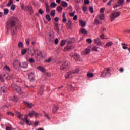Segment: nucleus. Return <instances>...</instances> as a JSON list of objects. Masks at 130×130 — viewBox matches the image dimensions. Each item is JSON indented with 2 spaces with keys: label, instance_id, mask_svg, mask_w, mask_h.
<instances>
[{
  "label": "nucleus",
  "instance_id": "nucleus-48",
  "mask_svg": "<svg viewBox=\"0 0 130 130\" xmlns=\"http://www.w3.org/2000/svg\"><path fill=\"white\" fill-rule=\"evenodd\" d=\"M89 9L90 13H91V14H93V13H94V8H93L92 7H90Z\"/></svg>",
  "mask_w": 130,
  "mask_h": 130
},
{
  "label": "nucleus",
  "instance_id": "nucleus-8",
  "mask_svg": "<svg viewBox=\"0 0 130 130\" xmlns=\"http://www.w3.org/2000/svg\"><path fill=\"white\" fill-rule=\"evenodd\" d=\"M29 67V64L26 61L20 62V67L21 69H27Z\"/></svg>",
  "mask_w": 130,
  "mask_h": 130
},
{
  "label": "nucleus",
  "instance_id": "nucleus-38",
  "mask_svg": "<svg viewBox=\"0 0 130 130\" xmlns=\"http://www.w3.org/2000/svg\"><path fill=\"white\" fill-rule=\"evenodd\" d=\"M87 76L88 78H93V77H94V74L92 73H87Z\"/></svg>",
  "mask_w": 130,
  "mask_h": 130
},
{
  "label": "nucleus",
  "instance_id": "nucleus-40",
  "mask_svg": "<svg viewBox=\"0 0 130 130\" xmlns=\"http://www.w3.org/2000/svg\"><path fill=\"white\" fill-rule=\"evenodd\" d=\"M25 42L26 43V45H29L30 44V38L26 39Z\"/></svg>",
  "mask_w": 130,
  "mask_h": 130
},
{
  "label": "nucleus",
  "instance_id": "nucleus-10",
  "mask_svg": "<svg viewBox=\"0 0 130 130\" xmlns=\"http://www.w3.org/2000/svg\"><path fill=\"white\" fill-rule=\"evenodd\" d=\"M28 79L30 80V81H34V80H35L34 72H31L28 74Z\"/></svg>",
  "mask_w": 130,
  "mask_h": 130
},
{
  "label": "nucleus",
  "instance_id": "nucleus-58",
  "mask_svg": "<svg viewBox=\"0 0 130 130\" xmlns=\"http://www.w3.org/2000/svg\"><path fill=\"white\" fill-rule=\"evenodd\" d=\"M69 16L70 17H74L75 16V12L69 13Z\"/></svg>",
  "mask_w": 130,
  "mask_h": 130
},
{
  "label": "nucleus",
  "instance_id": "nucleus-53",
  "mask_svg": "<svg viewBox=\"0 0 130 130\" xmlns=\"http://www.w3.org/2000/svg\"><path fill=\"white\" fill-rule=\"evenodd\" d=\"M13 4V1H9V2L8 4H7V7H11V5Z\"/></svg>",
  "mask_w": 130,
  "mask_h": 130
},
{
  "label": "nucleus",
  "instance_id": "nucleus-1",
  "mask_svg": "<svg viewBox=\"0 0 130 130\" xmlns=\"http://www.w3.org/2000/svg\"><path fill=\"white\" fill-rule=\"evenodd\" d=\"M18 21H19V20L17 17H12L10 18V19L6 23V29L7 30H10L11 28H14V27L16 26V24H17Z\"/></svg>",
  "mask_w": 130,
  "mask_h": 130
},
{
  "label": "nucleus",
  "instance_id": "nucleus-20",
  "mask_svg": "<svg viewBox=\"0 0 130 130\" xmlns=\"http://www.w3.org/2000/svg\"><path fill=\"white\" fill-rule=\"evenodd\" d=\"M113 45V42L110 41L106 43L105 47H110V46H112Z\"/></svg>",
  "mask_w": 130,
  "mask_h": 130
},
{
  "label": "nucleus",
  "instance_id": "nucleus-36",
  "mask_svg": "<svg viewBox=\"0 0 130 130\" xmlns=\"http://www.w3.org/2000/svg\"><path fill=\"white\" fill-rule=\"evenodd\" d=\"M94 25H99V24H101V22L98 19H95L94 21Z\"/></svg>",
  "mask_w": 130,
  "mask_h": 130
},
{
  "label": "nucleus",
  "instance_id": "nucleus-13",
  "mask_svg": "<svg viewBox=\"0 0 130 130\" xmlns=\"http://www.w3.org/2000/svg\"><path fill=\"white\" fill-rule=\"evenodd\" d=\"M43 92H44V86H42L38 89V94L39 95H42L43 94Z\"/></svg>",
  "mask_w": 130,
  "mask_h": 130
},
{
  "label": "nucleus",
  "instance_id": "nucleus-39",
  "mask_svg": "<svg viewBox=\"0 0 130 130\" xmlns=\"http://www.w3.org/2000/svg\"><path fill=\"white\" fill-rule=\"evenodd\" d=\"M57 11L58 12H61L62 11V7L61 6H58L57 7Z\"/></svg>",
  "mask_w": 130,
  "mask_h": 130
},
{
  "label": "nucleus",
  "instance_id": "nucleus-9",
  "mask_svg": "<svg viewBox=\"0 0 130 130\" xmlns=\"http://www.w3.org/2000/svg\"><path fill=\"white\" fill-rule=\"evenodd\" d=\"M93 42L95 44H96L98 46H100L101 45H102V42L100 41V39H99V38L94 39Z\"/></svg>",
  "mask_w": 130,
  "mask_h": 130
},
{
  "label": "nucleus",
  "instance_id": "nucleus-22",
  "mask_svg": "<svg viewBox=\"0 0 130 130\" xmlns=\"http://www.w3.org/2000/svg\"><path fill=\"white\" fill-rule=\"evenodd\" d=\"M90 53V49H86V50L82 52V54H89Z\"/></svg>",
  "mask_w": 130,
  "mask_h": 130
},
{
  "label": "nucleus",
  "instance_id": "nucleus-34",
  "mask_svg": "<svg viewBox=\"0 0 130 130\" xmlns=\"http://www.w3.org/2000/svg\"><path fill=\"white\" fill-rule=\"evenodd\" d=\"M107 74L106 73V72H105V70H104V71H103L102 72V74L101 75V77L102 78H104L105 77H106V75Z\"/></svg>",
  "mask_w": 130,
  "mask_h": 130
},
{
  "label": "nucleus",
  "instance_id": "nucleus-4",
  "mask_svg": "<svg viewBox=\"0 0 130 130\" xmlns=\"http://www.w3.org/2000/svg\"><path fill=\"white\" fill-rule=\"evenodd\" d=\"M67 45L65 47L64 51H70L72 50V49H74V47H73V43L72 41H68Z\"/></svg>",
  "mask_w": 130,
  "mask_h": 130
},
{
  "label": "nucleus",
  "instance_id": "nucleus-55",
  "mask_svg": "<svg viewBox=\"0 0 130 130\" xmlns=\"http://www.w3.org/2000/svg\"><path fill=\"white\" fill-rule=\"evenodd\" d=\"M86 41L89 43V44H91V43H92V39H86Z\"/></svg>",
  "mask_w": 130,
  "mask_h": 130
},
{
  "label": "nucleus",
  "instance_id": "nucleus-51",
  "mask_svg": "<svg viewBox=\"0 0 130 130\" xmlns=\"http://www.w3.org/2000/svg\"><path fill=\"white\" fill-rule=\"evenodd\" d=\"M29 62L30 63H34V62H35V60L33 58H30L29 59Z\"/></svg>",
  "mask_w": 130,
  "mask_h": 130
},
{
  "label": "nucleus",
  "instance_id": "nucleus-44",
  "mask_svg": "<svg viewBox=\"0 0 130 130\" xmlns=\"http://www.w3.org/2000/svg\"><path fill=\"white\" fill-rule=\"evenodd\" d=\"M22 55H24L26 52H27V49H23L21 51Z\"/></svg>",
  "mask_w": 130,
  "mask_h": 130
},
{
  "label": "nucleus",
  "instance_id": "nucleus-17",
  "mask_svg": "<svg viewBox=\"0 0 130 130\" xmlns=\"http://www.w3.org/2000/svg\"><path fill=\"white\" fill-rule=\"evenodd\" d=\"M67 25L68 28L69 29H72V27H73V24H72V21L71 20H68L67 23Z\"/></svg>",
  "mask_w": 130,
  "mask_h": 130
},
{
  "label": "nucleus",
  "instance_id": "nucleus-26",
  "mask_svg": "<svg viewBox=\"0 0 130 130\" xmlns=\"http://www.w3.org/2000/svg\"><path fill=\"white\" fill-rule=\"evenodd\" d=\"M66 88H67V89H70L71 91H74V90L75 89V88L73 87V86L72 85H69L68 84L67 86H66Z\"/></svg>",
  "mask_w": 130,
  "mask_h": 130
},
{
  "label": "nucleus",
  "instance_id": "nucleus-19",
  "mask_svg": "<svg viewBox=\"0 0 130 130\" xmlns=\"http://www.w3.org/2000/svg\"><path fill=\"white\" fill-rule=\"evenodd\" d=\"M1 91H2L3 93H7V92L9 91V88H8L6 86H3L2 87H1Z\"/></svg>",
  "mask_w": 130,
  "mask_h": 130
},
{
  "label": "nucleus",
  "instance_id": "nucleus-21",
  "mask_svg": "<svg viewBox=\"0 0 130 130\" xmlns=\"http://www.w3.org/2000/svg\"><path fill=\"white\" fill-rule=\"evenodd\" d=\"M79 24H80L81 27L83 28L84 27H86V22L83 20L79 21Z\"/></svg>",
  "mask_w": 130,
  "mask_h": 130
},
{
  "label": "nucleus",
  "instance_id": "nucleus-24",
  "mask_svg": "<svg viewBox=\"0 0 130 130\" xmlns=\"http://www.w3.org/2000/svg\"><path fill=\"white\" fill-rule=\"evenodd\" d=\"M37 70H39V71H41L42 73H44L45 72V69L42 67H38L37 68Z\"/></svg>",
  "mask_w": 130,
  "mask_h": 130
},
{
  "label": "nucleus",
  "instance_id": "nucleus-23",
  "mask_svg": "<svg viewBox=\"0 0 130 130\" xmlns=\"http://www.w3.org/2000/svg\"><path fill=\"white\" fill-rule=\"evenodd\" d=\"M57 6V4L55 3V2H52L50 5V7L52 9H53Z\"/></svg>",
  "mask_w": 130,
  "mask_h": 130
},
{
  "label": "nucleus",
  "instance_id": "nucleus-62",
  "mask_svg": "<svg viewBox=\"0 0 130 130\" xmlns=\"http://www.w3.org/2000/svg\"><path fill=\"white\" fill-rule=\"evenodd\" d=\"M39 14H41V15H43V11L42 9L39 10Z\"/></svg>",
  "mask_w": 130,
  "mask_h": 130
},
{
  "label": "nucleus",
  "instance_id": "nucleus-41",
  "mask_svg": "<svg viewBox=\"0 0 130 130\" xmlns=\"http://www.w3.org/2000/svg\"><path fill=\"white\" fill-rule=\"evenodd\" d=\"M99 18L101 21H102V20H104V14L100 15Z\"/></svg>",
  "mask_w": 130,
  "mask_h": 130
},
{
  "label": "nucleus",
  "instance_id": "nucleus-31",
  "mask_svg": "<svg viewBox=\"0 0 130 130\" xmlns=\"http://www.w3.org/2000/svg\"><path fill=\"white\" fill-rule=\"evenodd\" d=\"M55 14H56L55 10H52L50 12V16H51V17H54V16H55Z\"/></svg>",
  "mask_w": 130,
  "mask_h": 130
},
{
  "label": "nucleus",
  "instance_id": "nucleus-43",
  "mask_svg": "<svg viewBox=\"0 0 130 130\" xmlns=\"http://www.w3.org/2000/svg\"><path fill=\"white\" fill-rule=\"evenodd\" d=\"M15 9H16V5H15V4H13L11 6V10H12V11H15Z\"/></svg>",
  "mask_w": 130,
  "mask_h": 130
},
{
  "label": "nucleus",
  "instance_id": "nucleus-61",
  "mask_svg": "<svg viewBox=\"0 0 130 130\" xmlns=\"http://www.w3.org/2000/svg\"><path fill=\"white\" fill-rule=\"evenodd\" d=\"M113 2V0H110L108 3H107V6H110L111 5V3Z\"/></svg>",
  "mask_w": 130,
  "mask_h": 130
},
{
  "label": "nucleus",
  "instance_id": "nucleus-57",
  "mask_svg": "<svg viewBox=\"0 0 130 130\" xmlns=\"http://www.w3.org/2000/svg\"><path fill=\"white\" fill-rule=\"evenodd\" d=\"M92 50L93 51H98V47H97L96 46H94L93 48H92Z\"/></svg>",
  "mask_w": 130,
  "mask_h": 130
},
{
  "label": "nucleus",
  "instance_id": "nucleus-2",
  "mask_svg": "<svg viewBox=\"0 0 130 130\" xmlns=\"http://www.w3.org/2000/svg\"><path fill=\"white\" fill-rule=\"evenodd\" d=\"M16 116L19 119H22V120H23V121H25L26 124H28V125H32V122L29 121L28 119H27V118H23V116H24V115L22 114H20V112H16Z\"/></svg>",
  "mask_w": 130,
  "mask_h": 130
},
{
  "label": "nucleus",
  "instance_id": "nucleus-25",
  "mask_svg": "<svg viewBox=\"0 0 130 130\" xmlns=\"http://www.w3.org/2000/svg\"><path fill=\"white\" fill-rule=\"evenodd\" d=\"M121 45H122V47L123 49L126 50L128 48V47H127V46H128V45H127L126 44L122 43Z\"/></svg>",
  "mask_w": 130,
  "mask_h": 130
},
{
  "label": "nucleus",
  "instance_id": "nucleus-56",
  "mask_svg": "<svg viewBox=\"0 0 130 130\" xmlns=\"http://www.w3.org/2000/svg\"><path fill=\"white\" fill-rule=\"evenodd\" d=\"M4 69H5L6 71H8L9 72H10V67H9V66H4Z\"/></svg>",
  "mask_w": 130,
  "mask_h": 130
},
{
  "label": "nucleus",
  "instance_id": "nucleus-28",
  "mask_svg": "<svg viewBox=\"0 0 130 130\" xmlns=\"http://www.w3.org/2000/svg\"><path fill=\"white\" fill-rule=\"evenodd\" d=\"M58 109H59V108L58 107H54L52 110L53 113H56Z\"/></svg>",
  "mask_w": 130,
  "mask_h": 130
},
{
  "label": "nucleus",
  "instance_id": "nucleus-60",
  "mask_svg": "<svg viewBox=\"0 0 130 130\" xmlns=\"http://www.w3.org/2000/svg\"><path fill=\"white\" fill-rule=\"evenodd\" d=\"M104 11H105V8H102L100 10V12L101 13H104Z\"/></svg>",
  "mask_w": 130,
  "mask_h": 130
},
{
  "label": "nucleus",
  "instance_id": "nucleus-50",
  "mask_svg": "<svg viewBox=\"0 0 130 130\" xmlns=\"http://www.w3.org/2000/svg\"><path fill=\"white\" fill-rule=\"evenodd\" d=\"M12 100L13 101H15L16 102L18 100V98L16 96H14L12 98Z\"/></svg>",
  "mask_w": 130,
  "mask_h": 130
},
{
  "label": "nucleus",
  "instance_id": "nucleus-49",
  "mask_svg": "<svg viewBox=\"0 0 130 130\" xmlns=\"http://www.w3.org/2000/svg\"><path fill=\"white\" fill-rule=\"evenodd\" d=\"M44 113L45 114V117L48 119H50V117H49V115L46 113H45V112H44Z\"/></svg>",
  "mask_w": 130,
  "mask_h": 130
},
{
  "label": "nucleus",
  "instance_id": "nucleus-33",
  "mask_svg": "<svg viewBox=\"0 0 130 130\" xmlns=\"http://www.w3.org/2000/svg\"><path fill=\"white\" fill-rule=\"evenodd\" d=\"M18 46L19 48H23V47H24V44L22 42H19Z\"/></svg>",
  "mask_w": 130,
  "mask_h": 130
},
{
  "label": "nucleus",
  "instance_id": "nucleus-54",
  "mask_svg": "<svg viewBox=\"0 0 130 130\" xmlns=\"http://www.w3.org/2000/svg\"><path fill=\"white\" fill-rule=\"evenodd\" d=\"M7 114L8 115H12V116H14L15 114L13 113L12 112H9L7 113Z\"/></svg>",
  "mask_w": 130,
  "mask_h": 130
},
{
  "label": "nucleus",
  "instance_id": "nucleus-5",
  "mask_svg": "<svg viewBox=\"0 0 130 130\" xmlns=\"http://www.w3.org/2000/svg\"><path fill=\"white\" fill-rule=\"evenodd\" d=\"M13 91L14 92H16V93H18V94H23V91H22V89H21V87L15 85L14 87H13Z\"/></svg>",
  "mask_w": 130,
  "mask_h": 130
},
{
  "label": "nucleus",
  "instance_id": "nucleus-63",
  "mask_svg": "<svg viewBox=\"0 0 130 130\" xmlns=\"http://www.w3.org/2000/svg\"><path fill=\"white\" fill-rule=\"evenodd\" d=\"M58 42H59V40H58V38H56L55 40V44H58Z\"/></svg>",
  "mask_w": 130,
  "mask_h": 130
},
{
  "label": "nucleus",
  "instance_id": "nucleus-35",
  "mask_svg": "<svg viewBox=\"0 0 130 130\" xmlns=\"http://www.w3.org/2000/svg\"><path fill=\"white\" fill-rule=\"evenodd\" d=\"M37 55L39 56L41 58H43V55L42 54V51H40L38 53H37Z\"/></svg>",
  "mask_w": 130,
  "mask_h": 130
},
{
  "label": "nucleus",
  "instance_id": "nucleus-42",
  "mask_svg": "<svg viewBox=\"0 0 130 130\" xmlns=\"http://www.w3.org/2000/svg\"><path fill=\"white\" fill-rule=\"evenodd\" d=\"M12 79V75H8V76L6 77V80L7 81H10Z\"/></svg>",
  "mask_w": 130,
  "mask_h": 130
},
{
  "label": "nucleus",
  "instance_id": "nucleus-6",
  "mask_svg": "<svg viewBox=\"0 0 130 130\" xmlns=\"http://www.w3.org/2000/svg\"><path fill=\"white\" fill-rule=\"evenodd\" d=\"M12 65L14 69H19V68H20L21 62L19 60H15Z\"/></svg>",
  "mask_w": 130,
  "mask_h": 130
},
{
  "label": "nucleus",
  "instance_id": "nucleus-18",
  "mask_svg": "<svg viewBox=\"0 0 130 130\" xmlns=\"http://www.w3.org/2000/svg\"><path fill=\"white\" fill-rule=\"evenodd\" d=\"M45 8H46V13L48 14L50 13V8L49 7V5L48 4H45Z\"/></svg>",
  "mask_w": 130,
  "mask_h": 130
},
{
  "label": "nucleus",
  "instance_id": "nucleus-15",
  "mask_svg": "<svg viewBox=\"0 0 130 130\" xmlns=\"http://www.w3.org/2000/svg\"><path fill=\"white\" fill-rule=\"evenodd\" d=\"M24 103L25 105L28 106V107L29 108H32V107H33L34 106V104H33V103H30L27 102L26 101H24Z\"/></svg>",
  "mask_w": 130,
  "mask_h": 130
},
{
  "label": "nucleus",
  "instance_id": "nucleus-30",
  "mask_svg": "<svg viewBox=\"0 0 130 130\" xmlns=\"http://www.w3.org/2000/svg\"><path fill=\"white\" fill-rule=\"evenodd\" d=\"M70 75H72L71 71H69L68 73H67L65 75V79H69L70 78Z\"/></svg>",
  "mask_w": 130,
  "mask_h": 130
},
{
  "label": "nucleus",
  "instance_id": "nucleus-37",
  "mask_svg": "<svg viewBox=\"0 0 130 130\" xmlns=\"http://www.w3.org/2000/svg\"><path fill=\"white\" fill-rule=\"evenodd\" d=\"M62 22L63 23H66L67 22V18H66V13L63 12V20Z\"/></svg>",
  "mask_w": 130,
  "mask_h": 130
},
{
  "label": "nucleus",
  "instance_id": "nucleus-14",
  "mask_svg": "<svg viewBox=\"0 0 130 130\" xmlns=\"http://www.w3.org/2000/svg\"><path fill=\"white\" fill-rule=\"evenodd\" d=\"M79 32L82 34H84L85 35H87V34H88V31H87L86 29L84 28H81L80 29Z\"/></svg>",
  "mask_w": 130,
  "mask_h": 130
},
{
  "label": "nucleus",
  "instance_id": "nucleus-3",
  "mask_svg": "<svg viewBox=\"0 0 130 130\" xmlns=\"http://www.w3.org/2000/svg\"><path fill=\"white\" fill-rule=\"evenodd\" d=\"M120 16V12L119 11H114L110 15V20L112 22L114 21L116 18Z\"/></svg>",
  "mask_w": 130,
  "mask_h": 130
},
{
  "label": "nucleus",
  "instance_id": "nucleus-27",
  "mask_svg": "<svg viewBox=\"0 0 130 130\" xmlns=\"http://www.w3.org/2000/svg\"><path fill=\"white\" fill-rule=\"evenodd\" d=\"M61 5L63 8H67V7H68V3L66 1H62Z\"/></svg>",
  "mask_w": 130,
  "mask_h": 130
},
{
  "label": "nucleus",
  "instance_id": "nucleus-32",
  "mask_svg": "<svg viewBox=\"0 0 130 130\" xmlns=\"http://www.w3.org/2000/svg\"><path fill=\"white\" fill-rule=\"evenodd\" d=\"M49 36H50V38L49 39L50 42H53V41H54V36L51 35V34H50Z\"/></svg>",
  "mask_w": 130,
  "mask_h": 130
},
{
  "label": "nucleus",
  "instance_id": "nucleus-64",
  "mask_svg": "<svg viewBox=\"0 0 130 130\" xmlns=\"http://www.w3.org/2000/svg\"><path fill=\"white\" fill-rule=\"evenodd\" d=\"M6 129V130H12V127L7 126Z\"/></svg>",
  "mask_w": 130,
  "mask_h": 130
},
{
  "label": "nucleus",
  "instance_id": "nucleus-46",
  "mask_svg": "<svg viewBox=\"0 0 130 130\" xmlns=\"http://www.w3.org/2000/svg\"><path fill=\"white\" fill-rule=\"evenodd\" d=\"M28 11L32 13L33 12V8L31 6H28Z\"/></svg>",
  "mask_w": 130,
  "mask_h": 130
},
{
  "label": "nucleus",
  "instance_id": "nucleus-29",
  "mask_svg": "<svg viewBox=\"0 0 130 130\" xmlns=\"http://www.w3.org/2000/svg\"><path fill=\"white\" fill-rule=\"evenodd\" d=\"M46 19L48 22H50V21H51V17H50V15H49V14H47L46 15Z\"/></svg>",
  "mask_w": 130,
  "mask_h": 130
},
{
  "label": "nucleus",
  "instance_id": "nucleus-12",
  "mask_svg": "<svg viewBox=\"0 0 130 130\" xmlns=\"http://www.w3.org/2000/svg\"><path fill=\"white\" fill-rule=\"evenodd\" d=\"M70 72H71V74L72 75L75 74H79V73L80 72V68L77 67L75 68L74 70L70 71Z\"/></svg>",
  "mask_w": 130,
  "mask_h": 130
},
{
  "label": "nucleus",
  "instance_id": "nucleus-52",
  "mask_svg": "<svg viewBox=\"0 0 130 130\" xmlns=\"http://www.w3.org/2000/svg\"><path fill=\"white\" fill-rule=\"evenodd\" d=\"M9 14V9H4V15H8Z\"/></svg>",
  "mask_w": 130,
  "mask_h": 130
},
{
  "label": "nucleus",
  "instance_id": "nucleus-45",
  "mask_svg": "<svg viewBox=\"0 0 130 130\" xmlns=\"http://www.w3.org/2000/svg\"><path fill=\"white\" fill-rule=\"evenodd\" d=\"M61 46H64V45H66V41L62 40L61 41V44H60Z\"/></svg>",
  "mask_w": 130,
  "mask_h": 130
},
{
  "label": "nucleus",
  "instance_id": "nucleus-16",
  "mask_svg": "<svg viewBox=\"0 0 130 130\" xmlns=\"http://www.w3.org/2000/svg\"><path fill=\"white\" fill-rule=\"evenodd\" d=\"M54 29L55 31H56V32H57V33H59L60 29L59 26H58V24H55Z\"/></svg>",
  "mask_w": 130,
  "mask_h": 130
},
{
  "label": "nucleus",
  "instance_id": "nucleus-11",
  "mask_svg": "<svg viewBox=\"0 0 130 130\" xmlns=\"http://www.w3.org/2000/svg\"><path fill=\"white\" fill-rule=\"evenodd\" d=\"M118 5H116L114 6V9H116L117 7H120V6H122L123 4H124V0H118Z\"/></svg>",
  "mask_w": 130,
  "mask_h": 130
},
{
  "label": "nucleus",
  "instance_id": "nucleus-59",
  "mask_svg": "<svg viewBox=\"0 0 130 130\" xmlns=\"http://www.w3.org/2000/svg\"><path fill=\"white\" fill-rule=\"evenodd\" d=\"M29 115L30 117H33V116L34 115V111H32L29 113Z\"/></svg>",
  "mask_w": 130,
  "mask_h": 130
},
{
  "label": "nucleus",
  "instance_id": "nucleus-7",
  "mask_svg": "<svg viewBox=\"0 0 130 130\" xmlns=\"http://www.w3.org/2000/svg\"><path fill=\"white\" fill-rule=\"evenodd\" d=\"M69 66H70V63L68 61H66L64 63L62 62V65L60 69L61 71L66 70V69H69Z\"/></svg>",
  "mask_w": 130,
  "mask_h": 130
},
{
  "label": "nucleus",
  "instance_id": "nucleus-47",
  "mask_svg": "<svg viewBox=\"0 0 130 130\" xmlns=\"http://www.w3.org/2000/svg\"><path fill=\"white\" fill-rule=\"evenodd\" d=\"M104 71L106 72V73L109 74V72L110 71V69L109 68H105Z\"/></svg>",
  "mask_w": 130,
  "mask_h": 130
}]
</instances>
